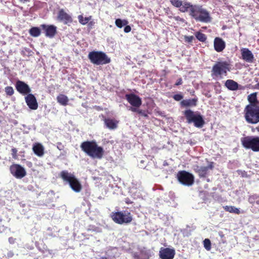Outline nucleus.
Masks as SVG:
<instances>
[{
  "instance_id": "7",
  "label": "nucleus",
  "mask_w": 259,
  "mask_h": 259,
  "mask_svg": "<svg viewBox=\"0 0 259 259\" xmlns=\"http://www.w3.org/2000/svg\"><path fill=\"white\" fill-rule=\"evenodd\" d=\"M89 59L93 64L103 65L110 63V59L103 52L93 51L88 55Z\"/></svg>"
},
{
  "instance_id": "25",
  "label": "nucleus",
  "mask_w": 259,
  "mask_h": 259,
  "mask_svg": "<svg viewBox=\"0 0 259 259\" xmlns=\"http://www.w3.org/2000/svg\"><path fill=\"white\" fill-rule=\"evenodd\" d=\"M224 209L230 213H233L239 214L241 213H243V211H240L239 208H236L234 206H224Z\"/></svg>"
},
{
  "instance_id": "6",
  "label": "nucleus",
  "mask_w": 259,
  "mask_h": 259,
  "mask_svg": "<svg viewBox=\"0 0 259 259\" xmlns=\"http://www.w3.org/2000/svg\"><path fill=\"white\" fill-rule=\"evenodd\" d=\"M184 115L188 123H193L197 127H202L204 124L203 117L198 112H194L188 109L185 111Z\"/></svg>"
},
{
  "instance_id": "26",
  "label": "nucleus",
  "mask_w": 259,
  "mask_h": 259,
  "mask_svg": "<svg viewBox=\"0 0 259 259\" xmlns=\"http://www.w3.org/2000/svg\"><path fill=\"white\" fill-rule=\"evenodd\" d=\"M170 2L174 7L179 8L180 11H181L182 8L183 7L185 4H190L185 1L182 2L181 0H170Z\"/></svg>"
},
{
  "instance_id": "13",
  "label": "nucleus",
  "mask_w": 259,
  "mask_h": 259,
  "mask_svg": "<svg viewBox=\"0 0 259 259\" xmlns=\"http://www.w3.org/2000/svg\"><path fill=\"white\" fill-rule=\"evenodd\" d=\"M176 254L174 248L161 247L159 255L161 259H173Z\"/></svg>"
},
{
  "instance_id": "10",
  "label": "nucleus",
  "mask_w": 259,
  "mask_h": 259,
  "mask_svg": "<svg viewBox=\"0 0 259 259\" xmlns=\"http://www.w3.org/2000/svg\"><path fill=\"white\" fill-rule=\"evenodd\" d=\"M177 178L180 183L186 186H191L194 181L193 175L185 170L179 171L177 174Z\"/></svg>"
},
{
  "instance_id": "4",
  "label": "nucleus",
  "mask_w": 259,
  "mask_h": 259,
  "mask_svg": "<svg viewBox=\"0 0 259 259\" xmlns=\"http://www.w3.org/2000/svg\"><path fill=\"white\" fill-rule=\"evenodd\" d=\"M231 70L230 64L226 61L217 62L212 66L211 76L213 79H222L226 76L227 72Z\"/></svg>"
},
{
  "instance_id": "48",
  "label": "nucleus",
  "mask_w": 259,
  "mask_h": 259,
  "mask_svg": "<svg viewBox=\"0 0 259 259\" xmlns=\"http://www.w3.org/2000/svg\"><path fill=\"white\" fill-rule=\"evenodd\" d=\"M258 1H259V0H258Z\"/></svg>"
},
{
  "instance_id": "18",
  "label": "nucleus",
  "mask_w": 259,
  "mask_h": 259,
  "mask_svg": "<svg viewBox=\"0 0 259 259\" xmlns=\"http://www.w3.org/2000/svg\"><path fill=\"white\" fill-rule=\"evenodd\" d=\"M41 27L44 30L46 36L50 38L54 36L56 33L57 27L54 25H41Z\"/></svg>"
},
{
  "instance_id": "14",
  "label": "nucleus",
  "mask_w": 259,
  "mask_h": 259,
  "mask_svg": "<svg viewBox=\"0 0 259 259\" xmlns=\"http://www.w3.org/2000/svg\"><path fill=\"white\" fill-rule=\"evenodd\" d=\"M15 87L17 91L22 95H28L31 92V89L24 82L18 80L16 82Z\"/></svg>"
},
{
  "instance_id": "44",
  "label": "nucleus",
  "mask_w": 259,
  "mask_h": 259,
  "mask_svg": "<svg viewBox=\"0 0 259 259\" xmlns=\"http://www.w3.org/2000/svg\"><path fill=\"white\" fill-rule=\"evenodd\" d=\"M255 88L256 89L259 90V83H258L256 84H255Z\"/></svg>"
},
{
  "instance_id": "23",
  "label": "nucleus",
  "mask_w": 259,
  "mask_h": 259,
  "mask_svg": "<svg viewBox=\"0 0 259 259\" xmlns=\"http://www.w3.org/2000/svg\"><path fill=\"white\" fill-rule=\"evenodd\" d=\"M226 87L230 90L235 91L238 88V84L235 81L228 79L226 81Z\"/></svg>"
},
{
  "instance_id": "5",
  "label": "nucleus",
  "mask_w": 259,
  "mask_h": 259,
  "mask_svg": "<svg viewBox=\"0 0 259 259\" xmlns=\"http://www.w3.org/2000/svg\"><path fill=\"white\" fill-rule=\"evenodd\" d=\"M60 175L63 181L67 183L74 192L78 193L81 190V185L73 174L67 170H63Z\"/></svg>"
},
{
  "instance_id": "47",
  "label": "nucleus",
  "mask_w": 259,
  "mask_h": 259,
  "mask_svg": "<svg viewBox=\"0 0 259 259\" xmlns=\"http://www.w3.org/2000/svg\"><path fill=\"white\" fill-rule=\"evenodd\" d=\"M255 129L257 130L258 132H259V125L256 127Z\"/></svg>"
},
{
  "instance_id": "15",
  "label": "nucleus",
  "mask_w": 259,
  "mask_h": 259,
  "mask_svg": "<svg viewBox=\"0 0 259 259\" xmlns=\"http://www.w3.org/2000/svg\"><path fill=\"white\" fill-rule=\"evenodd\" d=\"M214 167L213 162H208L207 166H196L195 168L196 171L198 173L199 175L201 177H205L209 169H212Z\"/></svg>"
},
{
  "instance_id": "30",
  "label": "nucleus",
  "mask_w": 259,
  "mask_h": 259,
  "mask_svg": "<svg viewBox=\"0 0 259 259\" xmlns=\"http://www.w3.org/2000/svg\"><path fill=\"white\" fill-rule=\"evenodd\" d=\"M29 33L31 36L37 37L40 34V30L38 27H33L29 30Z\"/></svg>"
},
{
  "instance_id": "24",
  "label": "nucleus",
  "mask_w": 259,
  "mask_h": 259,
  "mask_svg": "<svg viewBox=\"0 0 259 259\" xmlns=\"http://www.w3.org/2000/svg\"><path fill=\"white\" fill-rule=\"evenodd\" d=\"M197 102V99H186L183 100L181 104L185 107L195 106Z\"/></svg>"
},
{
  "instance_id": "29",
  "label": "nucleus",
  "mask_w": 259,
  "mask_h": 259,
  "mask_svg": "<svg viewBox=\"0 0 259 259\" xmlns=\"http://www.w3.org/2000/svg\"><path fill=\"white\" fill-rule=\"evenodd\" d=\"M92 19V16L88 17H83L82 15H79L78 16V19L79 22L82 25H85L88 23L89 22L90 20Z\"/></svg>"
},
{
  "instance_id": "42",
  "label": "nucleus",
  "mask_w": 259,
  "mask_h": 259,
  "mask_svg": "<svg viewBox=\"0 0 259 259\" xmlns=\"http://www.w3.org/2000/svg\"><path fill=\"white\" fill-rule=\"evenodd\" d=\"M183 83V81H182V79L181 78H179L178 80H177V81L176 82L175 85H181Z\"/></svg>"
},
{
  "instance_id": "27",
  "label": "nucleus",
  "mask_w": 259,
  "mask_h": 259,
  "mask_svg": "<svg viewBox=\"0 0 259 259\" xmlns=\"http://www.w3.org/2000/svg\"><path fill=\"white\" fill-rule=\"evenodd\" d=\"M57 101L61 105L66 106L68 102V99L67 96L64 95H59L57 98Z\"/></svg>"
},
{
  "instance_id": "33",
  "label": "nucleus",
  "mask_w": 259,
  "mask_h": 259,
  "mask_svg": "<svg viewBox=\"0 0 259 259\" xmlns=\"http://www.w3.org/2000/svg\"><path fill=\"white\" fill-rule=\"evenodd\" d=\"M195 36L199 40L202 42L205 41L206 39L205 35L200 32H196L195 34Z\"/></svg>"
},
{
  "instance_id": "32",
  "label": "nucleus",
  "mask_w": 259,
  "mask_h": 259,
  "mask_svg": "<svg viewBox=\"0 0 259 259\" xmlns=\"http://www.w3.org/2000/svg\"><path fill=\"white\" fill-rule=\"evenodd\" d=\"M248 201L251 204H259V197L256 195L251 196L248 198Z\"/></svg>"
},
{
  "instance_id": "35",
  "label": "nucleus",
  "mask_w": 259,
  "mask_h": 259,
  "mask_svg": "<svg viewBox=\"0 0 259 259\" xmlns=\"http://www.w3.org/2000/svg\"><path fill=\"white\" fill-rule=\"evenodd\" d=\"M203 245L204 248L207 250H210L211 249V243L210 241L208 239H205L203 241Z\"/></svg>"
},
{
  "instance_id": "8",
  "label": "nucleus",
  "mask_w": 259,
  "mask_h": 259,
  "mask_svg": "<svg viewBox=\"0 0 259 259\" xmlns=\"http://www.w3.org/2000/svg\"><path fill=\"white\" fill-rule=\"evenodd\" d=\"M243 146L253 151H259V137L247 136L241 140Z\"/></svg>"
},
{
  "instance_id": "36",
  "label": "nucleus",
  "mask_w": 259,
  "mask_h": 259,
  "mask_svg": "<svg viewBox=\"0 0 259 259\" xmlns=\"http://www.w3.org/2000/svg\"><path fill=\"white\" fill-rule=\"evenodd\" d=\"M6 94L8 96H12L14 93V91L12 87H7L5 89Z\"/></svg>"
},
{
  "instance_id": "31",
  "label": "nucleus",
  "mask_w": 259,
  "mask_h": 259,
  "mask_svg": "<svg viewBox=\"0 0 259 259\" xmlns=\"http://www.w3.org/2000/svg\"><path fill=\"white\" fill-rule=\"evenodd\" d=\"M127 24V21L125 20L117 19L115 20V24L119 28H122L123 26H125Z\"/></svg>"
},
{
  "instance_id": "21",
  "label": "nucleus",
  "mask_w": 259,
  "mask_h": 259,
  "mask_svg": "<svg viewBox=\"0 0 259 259\" xmlns=\"http://www.w3.org/2000/svg\"><path fill=\"white\" fill-rule=\"evenodd\" d=\"M104 123L107 128L110 130H114L117 128L118 121L111 118H105Z\"/></svg>"
},
{
  "instance_id": "9",
  "label": "nucleus",
  "mask_w": 259,
  "mask_h": 259,
  "mask_svg": "<svg viewBox=\"0 0 259 259\" xmlns=\"http://www.w3.org/2000/svg\"><path fill=\"white\" fill-rule=\"evenodd\" d=\"M111 217L114 222L119 224L130 223L133 220L131 214L125 211L113 212Z\"/></svg>"
},
{
  "instance_id": "41",
  "label": "nucleus",
  "mask_w": 259,
  "mask_h": 259,
  "mask_svg": "<svg viewBox=\"0 0 259 259\" xmlns=\"http://www.w3.org/2000/svg\"><path fill=\"white\" fill-rule=\"evenodd\" d=\"M131 30V28L128 25L125 26V27L124 28V31L126 33H128V32H130Z\"/></svg>"
},
{
  "instance_id": "45",
  "label": "nucleus",
  "mask_w": 259,
  "mask_h": 259,
  "mask_svg": "<svg viewBox=\"0 0 259 259\" xmlns=\"http://www.w3.org/2000/svg\"><path fill=\"white\" fill-rule=\"evenodd\" d=\"M94 24V22H93L91 21V22H89V25L90 26H92V25H93Z\"/></svg>"
},
{
  "instance_id": "38",
  "label": "nucleus",
  "mask_w": 259,
  "mask_h": 259,
  "mask_svg": "<svg viewBox=\"0 0 259 259\" xmlns=\"http://www.w3.org/2000/svg\"><path fill=\"white\" fill-rule=\"evenodd\" d=\"M173 98L177 101H181L183 98V96L181 94H176L173 96Z\"/></svg>"
},
{
  "instance_id": "39",
  "label": "nucleus",
  "mask_w": 259,
  "mask_h": 259,
  "mask_svg": "<svg viewBox=\"0 0 259 259\" xmlns=\"http://www.w3.org/2000/svg\"><path fill=\"white\" fill-rule=\"evenodd\" d=\"M194 37L193 36H185V40L189 43L192 42L193 40L194 39Z\"/></svg>"
},
{
  "instance_id": "43",
  "label": "nucleus",
  "mask_w": 259,
  "mask_h": 259,
  "mask_svg": "<svg viewBox=\"0 0 259 259\" xmlns=\"http://www.w3.org/2000/svg\"><path fill=\"white\" fill-rule=\"evenodd\" d=\"M9 241L11 244L14 243L15 242V239L12 237H10L9 238Z\"/></svg>"
},
{
  "instance_id": "40",
  "label": "nucleus",
  "mask_w": 259,
  "mask_h": 259,
  "mask_svg": "<svg viewBox=\"0 0 259 259\" xmlns=\"http://www.w3.org/2000/svg\"><path fill=\"white\" fill-rule=\"evenodd\" d=\"M12 156L13 158H16V155H17V150L16 148H13L12 149Z\"/></svg>"
},
{
  "instance_id": "3",
  "label": "nucleus",
  "mask_w": 259,
  "mask_h": 259,
  "mask_svg": "<svg viewBox=\"0 0 259 259\" xmlns=\"http://www.w3.org/2000/svg\"><path fill=\"white\" fill-rule=\"evenodd\" d=\"M244 114L248 123L255 124L259 122V106L257 105H247L244 110Z\"/></svg>"
},
{
  "instance_id": "20",
  "label": "nucleus",
  "mask_w": 259,
  "mask_h": 259,
  "mask_svg": "<svg viewBox=\"0 0 259 259\" xmlns=\"http://www.w3.org/2000/svg\"><path fill=\"white\" fill-rule=\"evenodd\" d=\"M213 44L214 50L218 52H222L226 47L225 42L220 37H215Z\"/></svg>"
},
{
  "instance_id": "19",
  "label": "nucleus",
  "mask_w": 259,
  "mask_h": 259,
  "mask_svg": "<svg viewBox=\"0 0 259 259\" xmlns=\"http://www.w3.org/2000/svg\"><path fill=\"white\" fill-rule=\"evenodd\" d=\"M242 58L247 62L251 63L253 60V55L252 52L247 48H242L241 50Z\"/></svg>"
},
{
  "instance_id": "46",
  "label": "nucleus",
  "mask_w": 259,
  "mask_h": 259,
  "mask_svg": "<svg viewBox=\"0 0 259 259\" xmlns=\"http://www.w3.org/2000/svg\"><path fill=\"white\" fill-rule=\"evenodd\" d=\"M99 259H108V258L106 257H101Z\"/></svg>"
},
{
  "instance_id": "12",
  "label": "nucleus",
  "mask_w": 259,
  "mask_h": 259,
  "mask_svg": "<svg viewBox=\"0 0 259 259\" xmlns=\"http://www.w3.org/2000/svg\"><path fill=\"white\" fill-rule=\"evenodd\" d=\"M125 97L128 102L133 106L131 108H139L142 105L141 99L134 94H126Z\"/></svg>"
},
{
  "instance_id": "2",
  "label": "nucleus",
  "mask_w": 259,
  "mask_h": 259,
  "mask_svg": "<svg viewBox=\"0 0 259 259\" xmlns=\"http://www.w3.org/2000/svg\"><path fill=\"white\" fill-rule=\"evenodd\" d=\"M80 147L84 152L93 158L101 159L103 156V149L98 146L95 142H84Z\"/></svg>"
},
{
  "instance_id": "16",
  "label": "nucleus",
  "mask_w": 259,
  "mask_h": 259,
  "mask_svg": "<svg viewBox=\"0 0 259 259\" xmlns=\"http://www.w3.org/2000/svg\"><path fill=\"white\" fill-rule=\"evenodd\" d=\"M25 99L27 106L30 109L32 110L37 109L38 104L36 99L33 95L29 94L25 97Z\"/></svg>"
},
{
  "instance_id": "1",
  "label": "nucleus",
  "mask_w": 259,
  "mask_h": 259,
  "mask_svg": "<svg viewBox=\"0 0 259 259\" xmlns=\"http://www.w3.org/2000/svg\"><path fill=\"white\" fill-rule=\"evenodd\" d=\"M188 10L190 15L197 21L208 23L211 20L209 12L201 6L185 4L182 8L181 12H185Z\"/></svg>"
},
{
  "instance_id": "11",
  "label": "nucleus",
  "mask_w": 259,
  "mask_h": 259,
  "mask_svg": "<svg viewBox=\"0 0 259 259\" xmlns=\"http://www.w3.org/2000/svg\"><path fill=\"white\" fill-rule=\"evenodd\" d=\"M10 171L13 176L17 179H22L26 176L24 167L19 164H13L10 166Z\"/></svg>"
},
{
  "instance_id": "17",
  "label": "nucleus",
  "mask_w": 259,
  "mask_h": 259,
  "mask_svg": "<svg viewBox=\"0 0 259 259\" xmlns=\"http://www.w3.org/2000/svg\"><path fill=\"white\" fill-rule=\"evenodd\" d=\"M58 19L63 22L65 24L71 23L72 22L71 16L65 12L64 10L61 9L59 11Z\"/></svg>"
},
{
  "instance_id": "28",
  "label": "nucleus",
  "mask_w": 259,
  "mask_h": 259,
  "mask_svg": "<svg viewBox=\"0 0 259 259\" xmlns=\"http://www.w3.org/2000/svg\"><path fill=\"white\" fill-rule=\"evenodd\" d=\"M257 94L256 93H254L250 94L247 97V99L250 103V104L257 105L258 101L257 100Z\"/></svg>"
},
{
  "instance_id": "22",
  "label": "nucleus",
  "mask_w": 259,
  "mask_h": 259,
  "mask_svg": "<svg viewBox=\"0 0 259 259\" xmlns=\"http://www.w3.org/2000/svg\"><path fill=\"white\" fill-rule=\"evenodd\" d=\"M33 151L38 156L41 157L44 154V148L40 143H35L33 146Z\"/></svg>"
},
{
  "instance_id": "34",
  "label": "nucleus",
  "mask_w": 259,
  "mask_h": 259,
  "mask_svg": "<svg viewBox=\"0 0 259 259\" xmlns=\"http://www.w3.org/2000/svg\"><path fill=\"white\" fill-rule=\"evenodd\" d=\"M138 108H130V110L131 111H132L133 112H138L139 114H141L142 115L145 116V117H147V114H146V113L145 112V111H143L142 110H140V109H138Z\"/></svg>"
},
{
  "instance_id": "37",
  "label": "nucleus",
  "mask_w": 259,
  "mask_h": 259,
  "mask_svg": "<svg viewBox=\"0 0 259 259\" xmlns=\"http://www.w3.org/2000/svg\"><path fill=\"white\" fill-rule=\"evenodd\" d=\"M134 257L135 259H148V255L147 254L144 253L143 252H141L139 255L135 254Z\"/></svg>"
}]
</instances>
